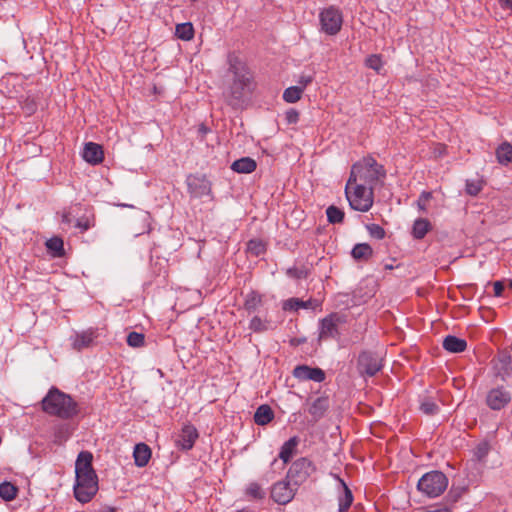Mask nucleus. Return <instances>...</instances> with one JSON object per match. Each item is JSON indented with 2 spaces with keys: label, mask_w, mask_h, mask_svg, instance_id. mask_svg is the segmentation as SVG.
Masks as SVG:
<instances>
[{
  "label": "nucleus",
  "mask_w": 512,
  "mask_h": 512,
  "mask_svg": "<svg viewBox=\"0 0 512 512\" xmlns=\"http://www.w3.org/2000/svg\"><path fill=\"white\" fill-rule=\"evenodd\" d=\"M228 80L226 82L223 97L226 103L234 109L242 106L244 100L254 89L253 75L247 66L235 53H229Z\"/></svg>",
  "instance_id": "obj_1"
},
{
  "label": "nucleus",
  "mask_w": 512,
  "mask_h": 512,
  "mask_svg": "<svg viewBox=\"0 0 512 512\" xmlns=\"http://www.w3.org/2000/svg\"><path fill=\"white\" fill-rule=\"evenodd\" d=\"M93 454L90 451H81L75 462L76 481L74 496L81 503H88L98 491V477L92 465Z\"/></svg>",
  "instance_id": "obj_2"
},
{
  "label": "nucleus",
  "mask_w": 512,
  "mask_h": 512,
  "mask_svg": "<svg viewBox=\"0 0 512 512\" xmlns=\"http://www.w3.org/2000/svg\"><path fill=\"white\" fill-rule=\"evenodd\" d=\"M42 410L61 419H71L80 412L78 403L56 387H51L42 399Z\"/></svg>",
  "instance_id": "obj_3"
},
{
  "label": "nucleus",
  "mask_w": 512,
  "mask_h": 512,
  "mask_svg": "<svg viewBox=\"0 0 512 512\" xmlns=\"http://www.w3.org/2000/svg\"><path fill=\"white\" fill-rule=\"evenodd\" d=\"M385 177L384 166L377 163L373 157H365L352 165L348 179L351 183L357 182L374 189Z\"/></svg>",
  "instance_id": "obj_4"
},
{
  "label": "nucleus",
  "mask_w": 512,
  "mask_h": 512,
  "mask_svg": "<svg viewBox=\"0 0 512 512\" xmlns=\"http://www.w3.org/2000/svg\"><path fill=\"white\" fill-rule=\"evenodd\" d=\"M345 195L353 210L367 212L373 206L374 189L371 187L357 182L351 183V180L348 179L345 185Z\"/></svg>",
  "instance_id": "obj_5"
},
{
  "label": "nucleus",
  "mask_w": 512,
  "mask_h": 512,
  "mask_svg": "<svg viewBox=\"0 0 512 512\" xmlns=\"http://www.w3.org/2000/svg\"><path fill=\"white\" fill-rule=\"evenodd\" d=\"M447 487V476L438 470L425 473L417 483L418 491L429 498H436L440 496Z\"/></svg>",
  "instance_id": "obj_6"
},
{
  "label": "nucleus",
  "mask_w": 512,
  "mask_h": 512,
  "mask_svg": "<svg viewBox=\"0 0 512 512\" xmlns=\"http://www.w3.org/2000/svg\"><path fill=\"white\" fill-rule=\"evenodd\" d=\"M346 323V316L332 312L319 321L318 341L339 340L341 337L340 325Z\"/></svg>",
  "instance_id": "obj_7"
},
{
  "label": "nucleus",
  "mask_w": 512,
  "mask_h": 512,
  "mask_svg": "<svg viewBox=\"0 0 512 512\" xmlns=\"http://www.w3.org/2000/svg\"><path fill=\"white\" fill-rule=\"evenodd\" d=\"M320 31L329 36L338 34L343 25V14L336 6L324 8L319 13Z\"/></svg>",
  "instance_id": "obj_8"
},
{
  "label": "nucleus",
  "mask_w": 512,
  "mask_h": 512,
  "mask_svg": "<svg viewBox=\"0 0 512 512\" xmlns=\"http://www.w3.org/2000/svg\"><path fill=\"white\" fill-rule=\"evenodd\" d=\"M315 470L316 467L311 460L306 457H301L292 463L288 470L287 478L294 486L298 487L303 484Z\"/></svg>",
  "instance_id": "obj_9"
},
{
  "label": "nucleus",
  "mask_w": 512,
  "mask_h": 512,
  "mask_svg": "<svg viewBox=\"0 0 512 512\" xmlns=\"http://www.w3.org/2000/svg\"><path fill=\"white\" fill-rule=\"evenodd\" d=\"M357 369L361 375L372 377L382 369V359L376 352L362 351L358 356Z\"/></svg>",
  "instance_id": "obj_10"
},
{
  "label": "nucleus",
  "mask_w": 512,
  "mask_h": 512,
  "mask_svg": "<svg viewBox=\"0 0 512 512\" xmlns=\"http://www.w3.org/2000/svg\"><path fill=\"white\" fill-rule=\"evenodd\" d=\"M189 193L196 198L211 194L212 184L204 174H190L186 179Z\"/></svg>",
  "instance_id": "obj_11"
},
{
  "label": "nucleus",
  "mask_w": 512,
  "mask_h": 512,
  "mask_svg": "<svg viewBox=\"0 0 512 512\" xmlns=\"http://www.w3.org/2000/svg\"><path fill=\"white\" fill-rule=\"evenodd\" d=\"M491 365L494 376L502 381H505L512 374V358L506 351L499 352L492 359Z\"/></svg>",
  "instance_id": "obj_12"
},
{
  "label": "nucleus",
  "mask_w": 512,
  "mask_h": 512,
  "mask_svg": "<svg viewBox=\"0 0 512 512\" xmlns=\"http://www.w3.org/2000/svg\"><path fill=\"white\" fill-rule=\"evenodd\" d=\"M511 393L503 386L493 388L486 395L487 406L495 411L505 408L511 402Z\"/></svg>",
  "instance_id": "obj_13"
},
{
  "label": "nucleus",
  "mask_w": 512,
  "mask_h": 512,
  "mask_svg": "<svg viewBox=\"0 0 512 512\" xmlns=\"http://www.w3.org/2000/svg\"><path fill=\"white\" fill-rule=\"evenodd\" d=\"M306 410L311 415L313 422L322 419L330 407L328 396H319L315 399L309 398L305 403Z\"/></svg>",
  "instance_id": "obj_14"
},
{
  "label": "nucleus",
  "mask_w": 512,
  "mask_h": 512,
  "mask_svg": "<svg viewBox=\"0 0 512 512\" xmlns=\"http://www.w3.org/2000/svg\"><path fill=\"white\" fill-rule=\"evenodd\" d=\"M290 482L279 481L272 486L271 498L276 503L285 505L294 498L296 488H293Z\"/></svg>",
  "instance_id": "obj_15"
},
{
  "label": "nucleus",
  "mask_w": 512,
  "mask_h": 512,
  "mask_svg": "<svg viewBox=\"0 0 512 512\" xmlns=\"http://www.w3.org/2000/svg\"><path fill=\"white\" fill-rule=\"evenodd\" d=\"M292 374L300 381L312 380L320 383L325 380V372L318 367L312 368L307 365H298L294 368Z\"/></svg>",
  "instance_id": "obj_16"
},
{
  "label": "nucleus",
  "mask_w": 512,
  "mask_h": 512,
  "mask_svg": "<svg viewBox=\"0 0 512 512\" xmlns=\"http://www.w3.org/2000/svg\"><path fill=\"white\" fill-rule=\"evenodd\" d=\"M197 438V429L193 425L187 424L179 433L176 439V446L181 450L188 451L193 448Z\"/></svg>",
  "instance_id": "obj_17"
},
{
  "label": "nucleus",
  "mask_w": 512,
  "mask_h": 512,
  "mask_svg": "<svg viewBox=\"0 0 512 512\" xmlns=\"http://www.w3.org/2000/svg\"><path fill=\"white\" fill-rule=\"evenodd\" d=\"M83 158L92 165L100 164L104 159L102 146L94 142L86 143L83 150Z\"/></svg>",
  "instance_id": "obj_18"
},
{
  "label": "nucleus",
  "mask_w": 512,
  "mask_h": 512,
  "mask_svg": "<svg viewBox=\"0 0 512 512\" xmlns=\"http://www.w3.org/2000/svg\"><path fill=\"white\" fill-rule=\"evenodd\" d=\"M96 338H97L96 330L88 329L86 331L77 333L74 336L72 346L75 350L81 351L83 349L91 347L94 344V341Z\"/></svg>",
  "instance_id": "obj_19"
},
{
  "label": "nucleus",
  "mask_w": 512,
  "mask_h": 512,
  "mask_svg": "<svg viewBox=\"0 0 512 512\" xmlns=\"http://www.w3.org/2000/svg\"><path fill=\"white\" fill-rule=\"evenodd\" d=\"M263 306V296L257 291H250L245 296L243 308L248 314L259 313Z\"/></svg>",
  "instance_id": "obj_20"
},
{
  "label": "nucleus",
  "mask_w": 512,
  "mask_h": 512,
  "mask_svg": "<svg viewBox=\"0 0 512 512\" xmlns=\"http://www.w3.org/2000/svg\"><path fill=\"white\" fill-rule=\"evenodd\" d=\"M151 453V449L147 444H136L133 451L135 465L138 467H145L151 458Z\"/></svg>",
  "instance_id": "obj_21"
},
{
  "label": "nucleus",
  "mask_w": 512,
  "mask_h": 512,
  "mask_svg": "<svg viewBox=\"0 0 512 512\" xmlns=\"http://www.w3.org/2000/svg\"><path fill=\"white\" fill-rule=\"evenodd\" d=\"M443 348L451 353H460L466 350L467 342L465 339L448 335L443 340Z\"/></svg>",
  "instance_id": "obj_22"
},
{
  "label": "nucleus",
  "mask_w": 512,
  "mask_h": 512,
  "mask_svg": "<svg viewBox=\"0 0 512 512\" xmlns=\"http://www.w3.org/2000/svg\"><path fill=\"white\" fill-rule=\"evenodd\" d=\"M298 444L299 438L297 436H293L282 445L279 458L283 461L284 465L291 460Z\"/></svg>",
  "instance_id": "obj_23"
},
{
  "label": "nucleus",
  "mask_w": 512,
  "mask_h": 512,
  "mask_svg": "<svg viewBox=\"0 0 512 512\" xmlns=\"http://www.w3.org/2000/svg\"><path fill=\"white\" fill-rule=\"evenodd\" d=\"M256 161L250 157H243L234 161L231 165V169L237 173H252L256 170Z\"/></svg>",
  "instance_id": "obj_24"
},
{
  "label": "nucleus",
  "mask_w": 512,
  "mask_h": 512,
  "mask_svg": "<svg viewBox=\"0 0 512 512\" xmlns=\"http://www.w3.org/2000/svg\"><path fill=\"white\" fill-rule=\"evenodd\" d=\"M274 419V412L272 408L263 404L259 406L254 414V422L257 425L264 426L270 423Z\"/></svg>",
  "instance_id": "obj_25"
},
{
  "label": "nucleus",
  "mask_w": 512,
  "mask_h": 512,
  "mask_svg": "<svg viewBox=\"0 0 512 512\" xmlns=\"http://www.w3.org/2000/svg\"><path fill=\"white\" fill-rule=\"evenodd\" d=\"M338 479L342 486V492L338 497L339 512H346L353 502V494L349 487L346 485V483L342 479Z\"/></svg>",
  "instance_id": "obj_26"
},
{
  "label": "nucleus",
  "mask_w": 512,
  "mask_h": 512,
  "mask_svg": "<svg viewBox=\"0 0 512 512\" xmlns=\"http://www.w3.org/2000/svg\"><path fill=\"white\" fill-rule=\"evenodd\" d=\"M432 226L428 219L418 218L414 221L412 228V236L415 239H423L426 234L431 230Z\"/></svg>",
  "instance_id": "obj_27"
},
{
  "label": "nucleus",
  "mask_w": 512,
  "mask_h": 512,
  "mask_svg": "<svg viewBox=\"0 0 512 512\" xmlns=\"http://www.w3.org/2000/svg\"><path fill=\"white\" fill-rule=\"evenodd\" d=\"M351 255L357 261H367L372 257L373 249L367 243H359L353 247Z\"/></svg>",
  "instance_id": "obj_28"
},
{
  "label": "nucleus",
  "mask_w": 512,
  "mask_h": 512,
  "mask_svg": "<svg viewBox=\"0 0 512 512\" xmlns=\"http://www.w3.org/2000/svg\"><path fill=\"white\" fill-rule=\"evenodd\" d=\"M495 154L499 164H510L512 162V144L509 142H503L498 146Z\"/></svg>",
  "instance_id": "obj_29"
},
{
  "label": "nucleus",
  "mask_w": 512,
  "mask_h": 512,
  "mask_svg": "<svg viewBox=\"0 0 512 512\" xmlns=\"http://www.w3.org/2000/svg\"><path fill=\"white\" fill-rule=\"evenodd\" d=\"M175 34L179 39L189 41L194 37V27L190 22L177 24Z\"/></svg>",
  "instance_id": "obj_30"
},
{
  "label": "nucleus",
  "mask_w": 512,
  "mask_h": 512,
  "mask_svg": "<svg viewBox=\"0 0 512 512\" xmlns=\"http://www.w3.org/2000/svg\"><path fill=\"white\" fill-rule=\"evenodd\" d=\"M312 308V300L303 301L298 298H290L283 303V309L289 311H298L299 309Z\"/></svg>",
  "instance_id": "obj_31"
},
{
  "label": "nucleus",
  "mask_w": 512,
  "mask_h": 512,
  "mask_svg": "<svg viewBox=\"0 0 512 512\" xmlns=\"http://www.w3.org/2000/svg\"><path fill=\"white\" fill-rule=\"evenodd\" d=\"M327 220L331 224H340L344 221L345 213L335 205H330L326 209Z\"/></svg>",
  "instance_id": "obj_32"
},
{
  "label": "nucleus",
  "mask_w": 512,
  "mask_h": 512,
  "mask_svg": "<svg viewBox=\"0 0 512 512\" xmlns=\"http://www.w3.org/2000/svg\"><path fill=\"white\" fill-rule=\"evenodd\" d=\"M419 409L428 416L436 415L440 410L437 403L430 397H424L421 399Z\"/></svg>",
  "instance_id": "obj_33"
},
{
  "label": "nucleus",
  "mask_w": 512,
  "mask_h": 512,
  "mask_svg": "<svg viewBox=\"0 0 512 512\" xmlns=\"http://www.w3.org/2000/svg\"><path fill=\"white\" fill-rule=\"evenodd\" d=\"M46 247L55 257H61L64 255V243L60 237L50 238L46 242Z\"/></svg>",
  "instance_id": "obj_34"
},
{
  "label": "nucleus",
  "mask_w": 512,
  "mask_h": 512,
  "mask_svg": "<svg viewBox=\"0 0 512 512\" xmlns=\"http://www.w3.org/2000/svg\"><path fill=\"white\" fill-rule=\"evenodd\" d=\"M18 488L10 482L0 484V497L5 501H12L16 498Z\"/></svg>",
  "instance_id": "obj_35"
},
{
  "label": "nucleus",
  "mask_w": 512,
  "mask_h": 512,
  "mask_svg": "<svg viewBox=\"0 0 512 512\" xmlns=\"http://www.w3.org/2000/svg\"><path fill=\"white\" fill-rule=\"evenodd\" d=\"M266 251V244L263 240L255 238L251 239L247 243V252L253 256H260Z\"/></svg>",
  "instance_id": "obj_36"
},
{
  "label": "nucleus",
  "mask_w": 512,
  "mask_h": 512,
  "mask_svg": "<svg viewBox=\"0 0 512 512\" xmlns=\"http://www.w3.org/2000/svg\"><path fill=\"white\" fill-rule=\"evenodd\" d=\"M303 91L301 87L291 86L284 90L283 100L287 103H295L302 97Z\"/></svg>",
  "instance_id": "obj_37"
},
{
  "label": "nucleus",
  "mask_w": 512,
  "mask_h": 512,
  "mask_svg": "<svg viewBox=\"0 0 512 512\" xmlns=\"http://www.w3.org/2000/svg\"><path fill=\"white\" fill-rule=\"evenodd\" d=\"M365 65L366 67L374 70L377 74H381L384 67V62L381 55L372 54L365 59Z\"/></svg>",
  "instance_id": "obj_38"
},
{
  "label": "nucleus",
  "mask_w": 512,
  "mask_h": 512,
  "mask_svg": "<svg viewBox=\"0 0 512 512\" xmlns=\"http://www.w3.org/2000/svg\"><path fill=\"white\" fill-rule=\"evenodd\" d=\"M249 329L255 333L265 332L268 330V321L255 315L249 323Z\"/></svg>",
  "instance_id": "obj_39"
},
{
  "label": "nucleus",
  "mask_w": 512,
  "mask_h": 512,
  "mask_svg": "<svg viewBox=\"0 0 512 512\" xmlns=\"http://www.w3.org/2000/svg\"><path fill=\"white\" fill-rule=\"evenodd\" d=\"M145 343V336L142 333L130 332L127 336V344L131 347H142Z\"/></svg>",
  "instance_id": "obj_40"
},
{
  "label": "nucleus",
  "mask_w": 512,
  "mask_h": 512,
  "mask_svg": "<svg viewBox=\"0 0 512 512\" xmlns=\"http://www.w3.org/2000/svg\"><path fill=\"white\" fill-rule=\"evenodd\" d=\"M246 494L253 499H263L265 497L264 491L256 482H252L248 485Z\"/></svg>",
  "instance_id": "obj_41"
},
{
  "label": "nucleus",
  "mask_w": 512,
  "mask_h": 512,
  "mask_svg": "<svg viewBox=\"0 0 512 512\" xmlns=\"http://www.w3.org/2000/svg\"><path fill=\"white\" fill-rule=\"evenodd\" d=\"M489 451L490 445L488 444V442H481L475 447L473 454L478 461H482L486 458Z\"/></svg>",
  "instance_id": "obj_42"
},
{
  "label": "nucleus",
  "mask_w": 512,
  "mask_h": 512,
  "mask_svg": "<svg viewBox=\"0 0 512 512\" xmlns=\"http://www.w3.org/2000/svg\"><path fill=\"white\" fill-rule=\"evenodd\" d=\"M482 181L480 180H467L466 193L470 196H477L482 190Z\"/></svg>",
  "instance_id": "obj_43"
},
{
  "label": "nucleus",
  "mask_w": 512,
  "mask_h": 512,
  "mask_svg": "<svg viewBox=\"0 0 512 512\" xmlns=\"http://www.w3.org/2000/svg\"><path fill=\"white\" fill-rule=\"evenodd\" d=\"M369 235L375 239L381 240L385 237V230L378 224H369L366 226Z\"/></svg>",
  "instance_id": "obj_44"
},
{
  "label": "nucleus",
  "mask_w": 512,
  "mask_h": 512,
  "mask_svg": "<svg viewBox=\"0 0 512 512\" xmlns=\"http://www.w3.org/2000/svg\"><path fill=\"white\" fill-rule=\"evenodd\" d=\"M466 491H467V488H465V487H458V488L452 487L448 493V497L452 502H457Z\"/></svg>",
  "instance_id": "obj_45"
},
{
  "label": "nucleus",
  "mask_w": 512,
  "mask_h": 512,
  "mask_svg": "<svg viewBox=\"0 0 512 512\" xmlns=\"http://www.w3.org/2000/svg\"><path fill=\"white\" fill-rule=\"evenodd\" d=\"M285 120L287 124H296L299 121V112L294 108L288 109L285 112Z\"/></svg>",
  "instance_id": "obj_46"
},
{
  "label": "nucleus",
  "mask_w": 512,
  "mask_h": 512,
  "mask_svg": "<svg viewBox=\"0 0 512 512\" xmlns=\"http://www.w3.org/2000/svg\"><path fill=\"white\" fill-rule=\"evenodd\" d=\"M314 80V76L309 74V75H306V74H301L297 80V83H298V86L297 87H301L302 88V91H304V89L313 82Z\"/></svg>",
  "instance_id": "obj_47"
},
{
  "label": "nucleus",
  "mask_w": 512,
  "mask_h": 512,
  "mask_svg": "<svg viewBox=\"0 0 512 512\" xmlns=\"http://www.w3.org/2000/svg\"><path fill=\"white\" fill-rule=\"evenodd\" d=\"M286 274L295 279H301L306 277V272L303 269H298L296 267L288 268Z\"/></svg>",
  "instance_id": "obj_48"
},
{
  "label": "nucleus",
  "mask_w": 512,
  "mask_h": 512,
  "mask_svg": "<svg viewBox=\"0 0 512 512\" xmlns=\"http://www.w3.org/2000/svg\"><path fill=\"white\" fill-rule=\"evenodd\" d=\"M431 192H422L418 201H417V204H418V207L420 210L422 211H425L426 210V204L427 202L430 200L431 198Z\"/></svg>",
  "instance_id": "obj_49"
},
{
  "label": "nucleus",
  "mask_w": 512,
  "mask_h": 512,
  "mask_svg": "<svg viewBox=\"0 0 512 512\" xmlns=\"http://www.w3.org/2000/svg\"><path fill=\"white\" fill-rule=\"evenodd\" d=\"M75 227L79 228L82 232L87 231L91 227L89 219L80 218L77 219Z\"/></svg>",
  "instance_id": "obj_50"
},
{
  "label": "nucleus",
  "mask_w": 512,
  "mask_h": 512,
  "mask_svg": "<svg viewBox=\"0 0 512 512\" xmlns=\"http://www.w3.org/2000/svg\"><path fill=\"white\" fill-rule=\"evenodd\" d=\"M494 295L500 297L504 291V283L502 281H495L493 283Z\"/></svg>",
  "instance_id": "obj_51"
},
{
  "label": "nucleus",
  "mask_w": 512,
  "mask_h": 512,
  "mask_svg": "<svg viewBox=\"0 0 512 512\" xmlns=\"http://www.w3.org/2000/svg\"><path fill=\"white\" fill-rule=\"evenodd\" d=\"M197 131H198V134L201 137V139H203L210 132V129L205 124L202 123L198 126Z\"/></svg>",
  "instance_id": "obj_52"
},
{
  "label": "nucleus",
  "mask_w": 512,
  "mask_h": 512,
  "mask_svg": "<svg viewBox=\"0 0 512 512\" xmlns=\"http://www.w3.org/2000/svg\"><path fill=\"white\" fill-rule=\"evenodd\" d=\"M503 10H512V0H498Z\"/></svg>",
  "instance_id": "obj_53"
},
{
  "label": "nucleus",
  "mask_w": 512,
  "mask_h": 512,
  "mask_svg": "<svg viewBox=\"0 0 512 512\" xmlns=\"http://www.w3.org/2000/svg\"><path fill=\"white\" fill-rule=\"evenodd\" d=\"M72 222V218H71V213L70 212H64L62 214V223L64 224H71Z\"/></svg>",
  "instance_id": "obj_54"
},
{
  "label": "nucleus",
  "mask_w": 512,
  "mask_h": 512,
  "mask_svg": "<svg viewBox=\"0 0 512 512\" xmlns=\"http://www.w3.org/2000/svg\"><path fill=\"white\" fill-rule=\"evenodd\" d=\"M430 512H452L450 508L444 506V507H440V508H437L435 510H432Z\"/></svg>",
  "instance_id": "obj_55"
},
{
  "label": "nucleus",
  "mask_w": 512,
  "mask_h": 512,
  "mask_svg": "<svg viewBox=\"0 0 512 512\" xmlns=\"http://www.w3.org/2000/svg\"><path fill=\"white\" fill-rule=\"evenodd\" d=\"M55 436H56V438H58V439H61V438H62V435L60 434V432H58Z\"/></svg>",
  "instance_id": "obj_56"
},
{
  "label": "nucleus",
  "mask_w": 512,
  "mask_h": 512,
  "mask_svg": "<svg viewBox=\"0 0 512 512\" xmlns=\"http://www.w3.org/2000/svg\"><path fill=\"white\" fill-rule=\"evenodd\" d=\"M509 287L512 289V280L509 281Z\"/></svg>",
  "instance_id": "obj_57"
}]
</instances>
